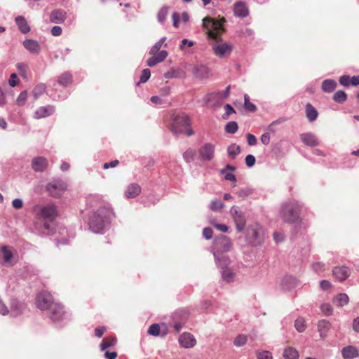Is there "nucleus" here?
<instances>
[{"label": "nucleus", "mask_w": 359, "mask_h": 359, "mask_svg": "<svg viewBox=\"0 0 359 359\" xmlns=\"http://www.w3.org/2000/svg\"><path fill=\"white\" fill-rule=\"evenodd\" d=\"M25 309V305L19 302L16 299H11V315L13 317H16L22 313Z\"/></svg>", "instance_id": "obj_18"}, {"label": "nucleus", "mask_w": 359, "mask_h": 359, "mask_svg": "<svg viewBox=\"0 0 359 359\" xmlns=\"http://www.w3.org/2000/svg\"><path fill=\"white\" fill-rule=\"evenodd\" d=\"M322 90L326 93L332 92L337 87V82L332 79H326L322 83Z\"/></svg>", "instance_id": "obj_32"}, {"label": "nucleus", "mask_w": 359, "mask_h": 359, "mask_svg": "<svg viewBox=\"0 0 359 359\" xmlns=\"http://www.w3.org/2000/svg\"><path fill=\"white\" fill-rule=\"evenodd\" d=\"M151 76L150 70L149 69H145L142 72V75L140 76V79L137 84L141 83L147 82Z\"/></svg>", "instance_id": "obj_54"}, {"label": "nucleus", "mask_w": 359, "mask_h": 359, "mask_svg": "<svg viewBox=\"0 0 359 359\" xmlns=\"http://www.w3.org/2000/svg\"><path fill=\"white\" fill-rule=\"evenodd\" d=\"M321 311L326 316H330L332 313V308L328 304H323L321 305Z\"/></svg>", "instance_id": "obj_58"}, {"label": "nucleus", "mask_w": 359, "mask_h": 359, "mask_svg": "<svg viewBox=\"0 0 359 359\" xmlns=\"http://www.w3.org/2000/svg\"><path fill=\"white\" fill-rule=\"evenodd\" d=\"M224 100V97L222 92H217L208 94L205 97L206 102L208 104H210L211 102H213L219 104Z\"/></svg>", "instance_id": "obj_30"}, {"label": "nucleus", "mask_w": 359, "mask_h": 359, "mask_svg": "<svg viewBox=\"0 0 359 359\" xmlns=\"http://www.w3.org/2000/svg\"><path fill=\"white\" fill-rule=\"evenodd\" d=\"M54 112V106H42L36 109V111L34 113V118L36 119L43 118L52 115Z\"/></svg>", "instance_id": "obj_15"}, {"label": "nucleus", "mask_w": 359, "mask_h": 359, "mask_svg": "<svg viewBox=\"0 0 359 359\" xmlns=\"http://www.w3.org/2000/svg\"><path fill=\"white\" fill-rule=\"evenodd\" d=\"M332 274L338 281L343 282L350 276L351 270L346 266H336L332 270Z\"/></svg>", "instance_id": "obj_13"}, {"label": "nucleus", "mask_w": 359, "mask_h": 359, "mask_svg": "<svg viewBox=\"0 0 359 359\" xmlns=\"http://www.w3.org/2000/svg\"><path fill=\"white\" fill-rule=\"evenodd\" d=\"M111 211L109 209L101 208L91 215L88 224L89 229L95 233H103L104 229L110 223Z\"/></svg>", "instance_id": "obj_3"}, {"label": "nucleus", "mask_w": 359, "mask_h": 359, "mask_svg": "<svg viewBox=\"0 0 359 359\" xmlns=\"http://www.w3.org/2000/svg\"><path fill=\"white\" fill-rule=\"evenodd\" d=\"M104 357L106 359H115L117 357V353L115 351L110 352L107 350H105Z\"/></svg>", "instance_id": "obj_64"}, {"label": "nucleus", "mask_w": 359, "mask_h": 359, "mask_svg": "<svg viewBox=\"0 0 359 359\" xmlns=\"http://www.w3.org/2000/svg\"><path fill=\"white\" fill-rule=\"evenodd\" d=\"M168 13V7H163L161 8L158 13V20L160 22H164L165 19L166 18Z\"/></svg>", "instance_id": "obj_50"}, {"label": "nucleus", "mask_w": 359, "mask_h": 359, "mask_svg": "<svg viewBox=\"0 0 359 359\" xmlns=\"http://www.w3.org/2000/svg\"><path fill=\"white\" fill-rule=\"evenodd\" d=\"M225 21L224 18L217 21L208 17L203 20V27L208 29V37L215 40V43L212 44V50L214 53L219 57H225L232 51V46L223 43L220 36L221 33L224 31L223 23Z\"/></svg>", "instance_id": "obj_1"}, {"label": "nucleus", "mask_w": 359, "mask_h": 359, "mask_svg": "<svg viewBox=\"0 0 359 359\" xmlns=\"http://www.w3.org/2000/svg\"><path fill=\"white\" fill-rule=\"evenodd\" d=\"M16 67L19 71L20 76L23 78H27V72L28 70V65L24 63H18Z\"/></svg>", "instance_id": "obj_47"}, {"label": "nucleus", "mask_w": 359, "mask_h": 359, "mask_svg": "<svg viewBox=\"0 0 359 359\" xmlns=\"http://www.w3.org/2000/svg\"><path fill=\"white\" fill-rule=\"evenodd\" d=\"M48 167L47 158H33L32 168L35 172H42Z\"/></svg>", "instance_id": "obj_19"}, {"label": "nucleus", "mask_w": 359, "mask_h": 359, "mask_svg": "<svg viewBox=\"0 0 359 359\" xmlns=\"http://www.w3.org/2000/svg\"><path fill=\"white\" fill-rule=\"evenodd\" d=\"M15 22L22 33L27 34L29 32V30H30L29 26L28 25V24L24 17H22V16L16 17Z\"/></svg>", "instance_id": "obj_29"}, {"label": "nucleus", "mask_w": 359, "mask_h": 359, "mask_svg": "<svg viewBox=\"0 0 359 359\" xmlns=\"http://www.w3.org/2000/svg\"><path fill=\"white\" fill-rule=\"evenodd\" d=\"M1 252L3 259L6 263H10L13 257L12 248L8 246L4 245L1 248Z\"/></svg>", "instance_id": "obj_34"}, {"label": "nucleus", "mask_w": 359, "mask_h": 359, "mask_svg": "<svg viewBox=\"0 0 359 359\" xmlns=\"http://www.w3.org/2000/svg\"><path fill=\"white\" fill-rule=\"evenodd\" d=\"M312 269L316 273H319L325 270V264L320 262H315L312 264Z\"/></svg>", "instance_id": "obj_53"}, {"label": "nucleus", "mask_w": 359, "mask_h": 359, "mask_svg": "<svg viewBox=\"0 0 359 359\" xmlns=\"http://www.w3.org/2000/svg\"><path fill=\"white\" fill-rule=\"evenodd\" d=\"M141 187L137 183L129 184L125 191V196L127 198H134L141 193Z\"/></svg>", "instance_id": "obj_20"}, {"label": "nucleus", "mask_w": 359, "mask_h": 359, "mask_svg": "<svg viewBox=\"0 0 359 359\" xmlns=\"http://www.w3.org/2000/svg\"><path fill=\"white\" fill-rule=\"evenodd\" d=\"M265 239L264 231L257 223L250 225L245 233V240L248 245L257 247L261 245Z\"/></svg>", "instance_id": "obj_5"}, {"label": "nucleus", "mask_w": 359, "mask_h": 359, "mask_svg": "<svg viewBox=\"0 0 359 359\" xmlns=\"http://www.w3.org/2000/svg\"><path fill=\"white\" fill-rule=\"evenodd\" d=\"M233 14L238 18H245L249 15V9L243 1L236 2L233 5Z\"/></svg>", "instance_id": "obj_16"}, {"label": "nucleus", "mask_w": 359, "mask_h": 359, "mask_svg": "<svg viewBox=\"0 0 359 359\" xmlns=\"http://www.w3.org/2000/svg\"><path fill=\"white\" fill-rule=\"evenodd\" d=\"M283 357L285 359H298L299 353L295 348L289 347L285 349Z\"/></svg>", "instance_id": "obj_36"}, {"label": "nucleus", "mask_w": 359, "mask_h": 359, "mask_svg": "<svg viewBox=\"0 0 359 359\" xmlns=\"http://www.w3.org/2000/svg\"><path fill=\"white\" fill-rule=\"evenodd\" d=\"M299 285V280L294 276H286L281 280V286L284 290H290Z\"/></svg>", "instance_id": "obj_17"}, {"label": "nucleus", "mask_w": 359, "mask_h": 359, "mask_svg": "<svg viewBox=\"0 0 359 359\" xmlns=\"http://www.w3.org/2000/svg\"><path fill=\"white\" fill-rule=\"evenodd\" d=\"M301 141L306 145L314 147L318 144V139L312 133H305L300 135Z\"/></svg>", "instance_id": "obj_22"}, {"label": "nucleus", "mask_w": 359, "mask_h": 359, "mask_svg": "<svg viewBox=\"0 0 359 359\" xmlns=\"http://www.w3.org/2000/svg\"><path fill=\"white\" fill-rule=\"evenodd\" d=\"M46 189L52 196H57L67 189V184L62 179L54 178L46 186Z\"/></svg>", "instance_id": "obj_9"}, {"label": "nucleus", "mask_w": 359, "mask_h": 359, "mask_svg": "<svg viewBox=\"0 0 359 359\" xmlns=\"http://www.w3.org/2000/svg\"><path fill=\"white\" fill-rule=\"evenodd\" d=\"M166 38L163 37L161 39H160L158 42H156L151 48L149 51V54L156 53L159 50L161 49V46H163V43L165 41Z\"/></svg>", "instance_id": "obj_48"}, {"label": "nucleus", "mask_w": 359, "mask_h": 359, "mask_svg": "<svg viewBox=\"0 0 359 359\" xmlns=\"http://www.w3.org/2000/svg\"><path fill=\"white\" fill-rule=\"evenodd\" d=\"M244 107L250 112H255L257 110L256 105L250 102V97L248 95L244 96Z\"/></svg>", "instance_id": "obj_41"}, {"label": "nucleus", "mask_w": 359, "mask_h": 359, "mask_svg": "<svg viewBox=\"0 0 359 359\" xmlns=\"http://www.w3.org/2000/svg\"><path fill=\"white\" fill-rule=\"evenodd\" d=\"M221 172L224 174V179L226 180L231 181V182H236V176L233 173H231V172H226L225 171V170H222Z\"/></svg>", "instance_id": "obj_61"}, {"label": "nucleus", "mask_w": 359, "mask_h": 359, "mask_svg": "<svg viewBox=\"0 0 359 359\" xmlns=\"http://www.w3.org/2000/svg\"><path fill=\"white\" fill-rule=\"evenodd\" d=\"M190 120L185 114L176 115L172 120L171 130L172 133H186L187 135L191 136L194 134V131L190 128Z\"/></svg>", "instance_id": "obj_7"}, {"label": "nucleus", "mask_w": 359, "mask_h": 359, "mask_svg": "<svg viewBox=\"0 0 359 359\" xmlns=\"http://www.w3.org/2000/svg\"><path fill=\"white\" fill-rule=\"evenodd\" d=\"M224 203L218 199L212 200L209 205V208L213 211H218L223 208Z\"/></svg>", "instance_id": "obj_42"}, {"label": "nucleus", "mask_w": 359, "mask_h": 359, "mask_svg": "<svg viewBox=\"0 0 359 359\" xmlns=\"http://www.w3.org/2000/svg\"><path fill=\"white\" fill-rule=\"evenodd\" d=\"M23 202L20 198H15L12 201V205L15 209H20L22 207Z\"/></svg>", "instance_id": "obj_63"}, {"label": "nucleus", "mask_w": 359, "mask_h": 359, "mask_svg": "<svg viewBox=\"0 0 359 359\" xmlns=\"http://www.w3.org/2000/svg\"><path fill=\"white\" fill-rule=\"evenodd\" d=\"M347 99L346 93L343 90H338L333 95V100L338 102L342 103Z\"/></svg>", "instance_id": "obj_39"}, {"label": "nucleus", "mask_w": 359, "mask_h": 359, "mask_svg": "<svg viewBox=\"0 0 359 359\" xmlns=\"http://www.w3.org/2000/svg\"><path fill=\"white\" fill-rule=\"evenodd\" d=\"M191 71L192 74L198 79H208L210 74V69L203 65H193Z\"/></svg>", "instance_id": "obj_12"}, {"label": "nucleus", "mask_w": 359, "mask_h": 359, "mask_svg": "<svg viewBox=\"0 0 359 359\" xmlns=\"http://www.w3.org/2000/svg\"><path fill=\"white\" fill-rule=\"evenodd\" d=\"M241 152V148L238 145L233 144L228 148V154L230 156L234 157L238 155Z\"/></svg>", "instance_id": "obj_46"}, {"label": "nucleus", "mask_w": 359, "mask_h": 359, "mask_svg": "<svg viewBox=\"0 0 359 359\" xmlns=\"http://www.w3.org/2000/svg\"><path fill=\"white\" fill-rule=\"evenodd\" d=\"M58 215L57 209L54 204H47L39 208L38 215L43 219L42 233L53 234L55 232V219Z\"/></svg>", "instance_id": "obj_2"}, {"label": "nucleus", "mask_w": 359, "mask_h": 359, "mask_svg": "<svg viewBox=\"0 0 359 359\" xmlns=\"http://www.w3.org/2000/svg\"><path fill=\"white\" fill-rule=\"evenodd\" d=\"M179 344L184 348H189L196 345V341L191 334L184 332L179 337Z\"/></svg>", "instance_id": "obj_14"}, {"label": "nucleus", "mask_w": 359, "mask_h": 359, "mask_svg": "<svg viewBox=\"0 0 359 359\" xmlns=\"http://www.w3.org/2000/svg\"><path fill=\"white\" fill-rule=\"evenodd\" d=\"M57 81L60 85L67 86L72 82V74L69 72H64L58 77Z\"/></svg>", "instance_id": "obj_33"}, {"label": "nucleus", "mask_w": 359, "mask_h": 359, "mask_svg": "<svg viewBox=\"0 0 359 359\" xmlns=\"http://www.w3.org/2000/svg\"><path fill=\"white\" fill-rule=\"evenodd\" d=\"M214 258L217 266L222 270L227 269L231 262L229 256L226 254H221L218 256V257H214Z\"/></svg>", "instance_id": "obj_25"}, {"label": "nucleus", "mask_w": 359, "mask_h": 359, "mask_svg": "<svg viewBox=\"0 0 359 359\" xmlns=\"http://www.w3.org/2000/svg\"><path fill=\"white\" fill-rule=\"evenodd\" d=\"M335 302L339 306H344L348 303L349 298L346 293H340L335 297Z\"/></svg>", "instance_id": "obj_37"}, {"label": "nucleus", "mask_w": 359, "mask_h": 359, "mask_svg": "<svg viewBox=\"0 0 359 359\" xmlns=\"http://www.w3.org/2000/svg\"><path fill=\"white\" fill-rule=\"evenodd\" d=\"M67 18V13L64 10L57 9L51 12L50 20L53 23H62Z\"/></svg>", "instance_id": "obj_21"}, {"label": "nucleus", "mask_w": 359, "mask_h": 359, "mask_svg": "<svg viewBox=\"0 0 359 359\" xmlns=\"http://www.w3.org/2000/svg\"><path fill=\"white\" fill-rule=\"evenodd\" d=\"M165 78H184L185 73L180 70H172L165 75Z\"/></svg>", "instance_id": "obj_45"}, {"label": "nucleus", "mask_w": 359, "mask_h": 359, "mask_svg": "<svg viewBox=\"0 0 359 359\" xmlns=\"http://www.w3.org/2000/svg\"><path fill=\"white\" fill-rule=\"evenodd\" d=\"M151 55H154L160 63L167 57L168 52L166 50H161Z\"/></svg>", "instance_id": "obj_55"}, {"label": "nucleus", "mask_w": 359, "mask_h": 359, "mask_svg": "<svg viewBox=\"0 0 359 359\" xmlns=\"http://www.w3.org/2000/svg\"><path fill=\"white\" fill-rule=\"evenodd\" d=\"M256 356L257 359H273V355L269 351L258 350Z\"/></svg>", "instance_id": "obj_43"}, {"label": "nucleus", "mask_w": 359, "mask_h": 359, "mask_svg": "<svg viewBox=\"0 0 359 359\" xmlns=\"http://www.w3.org/2000/svg\"><path fill=\"white\" fill-rule=\"evenodd\" d=\"M27 98V91L24 90V91L21 92L16 100L17 104L19 106L24 105L25 104Z\"/></svg>", "instance_id": "obj_52"}, {"label": "nucleus", "mask_w": 359, "mask_h": 359, "mask_svg": "<svg viewBox=\"0 0 359 359\" xmlns=\"http://www.w3.org/2000/svg\"><path fill=\"white\" fill-rule=\"evenodd\" d=\"M238 124L235 121H230L225 126V131L229 134H234L238 130Z\"/></svg>", "instance_id": "obj_44"}, {"label": "nucleus", "mask_w": 359, "mask_h": 359, "mask_svg": "<svg viewBox=\"0 0 359 359\" xmlns=\"http://www.w3.org/2000/svg\"><path fill=\"white\" fill-rule=\"evenodd\" d=\"M303 204L294 199L284 202L280 209V216L286 223H295L300 219Z\"/></svg>", "instance_id": "obj_4"}, {"label": "nucleus", "mask_w": 359, "mask_h": 359, "mask_svg": "<svg viewBox=\"0 0 359 359\" xmlns=\"http://www.w3.org/2000/svg\"><path fill=\"white\" fill-rule=\"evenodd\" d=\"M116 342H117V339L116 337H105L102 340V341L100 344V349H101V351H105L108 348L114 346L116 345Z\"/></svg>", "instance_id": "obj_31"}, {"label": "nucleus", "mask_w": 359, "mask_h": 359, "mask_svg": "<svg viewBox=\"0 0 359 359\" xmlns=\"http://www.w3.org/2000/svg\"><path fill=\"white\" fill-rule=\"evenodd\" d=\"M224 109H225V114H223V116H222V118L224 119H227L230 114L236 113L234 109L229 104H226L224 106Z\"/></svg>", "instance_id": "obj_57"}, {"label": "nucleus", "mask_w": 359, "mask_h": 359, "mask_svg": "<svg viewBox=\"0 0 359 359\" xmlns=\"http://www.w3.org/2000/svg\"><path fill=\"white\" fill-rule=\"evenodd\" d=\"M248 337L245 334H238L233 340V345L236 347L243 346L247 343Z\"/></svg>", "instance_id": "obj_38"}, {"label": "nucleus", "mask_w": 359, "mask_h": 359, "mask_svg": "<svg viewBox=\"0 0 359 359\" xmlns=\"http://www.w3.org/2000/svg\"><path fill=\"white\" fill-rule=\"evenodd\" d=\"M36 304L40 310L49 309L54 304L52 295L48 292H39L36 297Z\"/></svg>", "instance_id": "obj_10"}, {"label": "nucleus", "mask_w": 359, "mask_h": 359, "mask_svg": "<svg viewBox=\"0 0 359 359\" xmlns=\"http://www.w3.org/2000/svg\"><path fill=\"white\" fill-rule=\"evenodd\" d=\"M213 231L210 227H205L203 230V236L206 240H210L212 238Z\"/></svg>", "instance_id": "obj_59"}, {"label": "nucleus", "mask_w": 359, "mask_h": 359, "mask_svg": "<svg viewBox=\"0 0 359 359\" xmlns=\"http://www.w3.org/2000/svg\"><path fill=\"white\" fill-rule=\"evenodd\" d=\"M339 83L344 86H348L351 84V77L344 75L339 78Z\"/></svg>", "instance_id": "obj_60"}, {"label": "nucleus", "mask_w": 359, "mask_h": 359, "mask_svg": "<svg viewBox=\"0 0 359 359\" xmlns=\"http://www.w3.org/2000/svg\"><path fill=\"white\" fill-rule=\"evenodd\" d=\"M235 278V273L229 268L222 269V278L226 283H231L233 281Z\"/></svg>", "instance_id": "obj_35"}, {"label": "nucleus", "mask_w": 359, "mask_h": 359, "mask_svg": "<svg viewBox=\"0 0 359 359\" xmlns=\"http://www.w3.org/2000/svg\"><path fill=\"white\" fill-rule=\"evenodd\" d=\"M331 328V323L325 319L320 320L318 323V331L320 334V337L321 339H325L327 332Z\"/></svg>", "instance_id": "obj_23"}, {"label": "nucleus", "mask_w": 359, "mask_h": 359, "mask_svg": "<svg viewBox=\"0 0 359 359\" xmlns=\"http://www.w3.org/2000/svg\"><path fill=\"white\" fill-rule=\"evenodd\" d=\"M294 327L299 332H304L306 328L304 319L302 318H297L294 322Z\"/></svg>", "instance_id": "obj_49"}, {"label": "nucleus", "mask_w": 359, "mask_h": 359, "mask_svg": "<svg viewBox=\"0 0 359 359\" xmlns=\"http://www.w3.org/2000/svg\"><path fill=\"white\" fill-rule=\"evenodd\" d=\"M230 213L236 224L237 231H243L246 224V221L243 213L239 210L238 207L235 205L231 208Z\"/></svg>", "instance_id": "obj_11"}, {"label": "nucleus", "mask_w": 359, "mask_h": 359, "mask_svg": "<svg viewBox=\"0 0 359 359\" xmlns=\"http://www.w3.org/2000/svg\"><path fill=\"white\" fill-rule=\"evenodd\" d=\"M148 334L151 335V336H158L159 335V333H160V327H159V325L158 324H152L148 331H147Z\"/></svg>", "instance_id": "obj_51"}, {"label": "nucleus", "mask_w": 359, "mask_h": 359, "mask_svg": "<svg viewBox=\"0 0 359 359\" xmlns=\"http://www.w3.org/2000/svg\"><path fill=\"white\" fill-rule=\"evenodd\" d=\"M320 287L323 290H327L332 287V284L327 280H322L320 282Z\"/></svg>", "instance_id": "obj_62"}, {"label": "nucleus", "mask_w": 359, "mask_h": 359, "mask_svg": "<svg viewBox=\"0 0 359 359\" xmlns=\"http://www.w3.org/2000/svg\"><path fill=\"white\" fill-rule=\"evenodd\" d=\"M252 194V189H250L249 187H244V188L240 189L238 191V196L242 197V198L250 196Z\"/></svg>", "instance_id": "obj_56"}, {"label": "nucleus", "mask_w": 359, "mask_h": 359, "mask_svg": "<svg viewBox=\"0 0 359 359\" xmlns=\"http://www.w3.org/2000/svg\"><path fill=\"white\" fill-rule=\"evenodd\" d=\"M49 310V318L56 326H63L70 320L71 315L65 311L62 305L55 303Z\"/></svg>", "instance_id": "obj_6"}, {"label": "nucleus", "mask_w": 359, "mask_h": 359, "mask_svg": "<svg viewBox=\"0 0 359 359\" xmlns=\"http://www.w3.org/2000/svg\"><path fill=\"white\" fill-rule=\"evenodd\" d=\"M232 248L231 239L224 235L217 236L214 239L212 245V254L214 257H217L221 254H226Z\"/></svg>", "instance_id": "obj_8"}, {"label": "nucleus", "mask_w": 359, "mask_h": 359, "mask_svg": "<svg viewBox=\"0 0 359 359\" xmlns=\"http://www.w3.org/2000/svg\"><path fill=\"white\" fill-rule=\"evenodd\" d=\"M215 147L210 143H206L199 149L201 157H212L214 154Z\"/></svg>", "instance_id": "obj_27"}, {"label": "nucleus", "mask_w": 359, "mask_h": 359, "mask_svg": "<svg viewBox=\"0 0 359 359\" xmlns=\"http://www.w3.org/2000/svg\"><path fill=\"white\" fill-rule=\"evenodd\" d=\"M23 46L25 49L32 53L37 54L40 52L41 47L39 43L32 39H27L24 41Z\"/></svg>", "instance_id": "obj_24"}, {"label": "nucleus", "mask_w": 359, "mask_h": 359, "mask_svg": "<svg viewBox=\"0 0 359 359\" xmlns=\"http://www.w3.org/2000/svg\"><path fill=\"white\" fill-rule=\"evenodd\" d=\"M341 354L344 359H353L359 355L358 351L352 346H347L342 348Z\"/></svg>", "instance_id": "obj_26"}, {"label": "nucleus", "mask_w": 359, "mask_h": 359, "mask_svg": "<svg viewBox=\"0 0 359 359\" xmlns=\"http://www.w3.org/2000/svg\"><path fill=\"white\" fill-rule=\"evenodd\" d=\"M318 111L316 108L310 103L306 105V116L310 122L314 121L318 117Z\"/></svg>", "instance_id": "obj_28"}, {"label": "nucleus", "mask_w": 359, "mask_h": 359, "mask_svg": "<svg viewBox=\"0 0 359 359\" xmlns=\"http://www.w3.org/2000/svg\"><path fill=\"white\" fill-rule=\"evenodd\" d=\"M46 90V86L43 83L39 84L33 89L32 93L34 99H38Z\"/></svg>", "instance_id": "obj_40"}]
</instances>
